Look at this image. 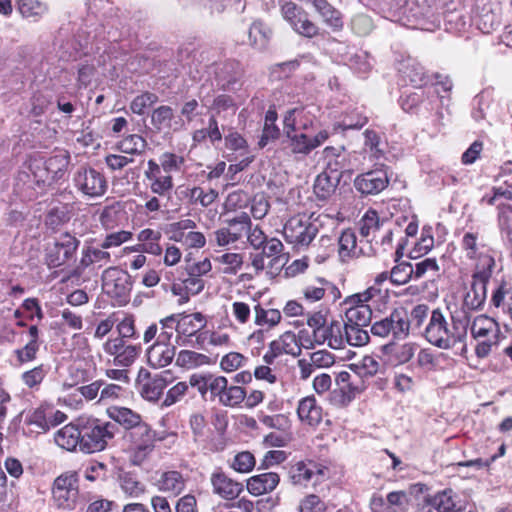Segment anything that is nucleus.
I'll return each instance as SVG.
<instances>
[{"label": "nucleus", "mask_w": 512, "mask_h": 512, "mask_svg": "<svg viewBox=\"0 0 512 512\" xmlns=\"http://www.w3.org/2000/svg\"><path fill=\"white\" fill-rule=\"evenodd\" d=\"M451 321L449 324L441 309H434L425 329L426 340L445 350L463 342L467 334V321L456 319L453 315Z\"/></svg>", "instance_id": "obj_1"}, {"label": "nucleus", "mask_w": 512, "mask_h": 512, "mask_svg": "<svg viewBox=\"0 0 512 512\" xmlns=\"http://www.w3.org/2000/svg\"><path fill=\"white\" fill-rule=\"evenodd\" d=\"M81 451L87 454L103 451L117 431V426L96 418H80Z\"/></svg>", "instance_id": "obj_2"}, {"label": "nucleus", "mask_w": 512, "mask_h": 512, "mask_svg": "<svg viewBox=\"0 0 512 512\" xmlns=\"http://www.w3.org/2000/svg\"><path fill=\"white\" fill-rule=\"evenodd\" d=\"M494 257H482L479 264H475L470 289L463 299V308L469 311L482 309L487 298V285L495 267Z\"/></svg>", "instance_id": "obj_3"}, {"label": "nucleus", "mask_w": 512, "mask_h": 512, "mask_svg": "<svg viewBox=\"0 0 512 512\" xmlns=\"http://www.w3.org/2000/svg\"><path fill=\"white\" fill-rule=\"evenodd\" d=\"M318 231V224L306 215L291 217L283 227L285 240L297 248L307 247Z\"/></svg>", "instance_id": "obj_4"}, {"label": "nucleus", "mask_w": 512, "mask_h": 512, "mask_svg": "<svg viewBox=\"0 0 512 512\" xmlns=\"http://www.w3.org/2000/svg\"><path fill=\"white\" fill-rule=\"evenodd\" d=\"M131 445L129 448L130 461L133 465H141L153 451L156 433L147 423H143L129 431L126 435Z\"/></svg>", "instance_id": "obj_5"}, {"label": "nucleus", "mask_w": 512, "mask_h": 512, "mask_svg": "<svg viewBox=\"0 0 512 512\" xmlns=\"http://www.w3.org/2000/svg\"><path fill=\"white\" fill-rule=\"evenodd\" d=\"M410 318L404 309H395L389 316L376 321L371 326L374 336L386 338L390 334L396 339H404L409 335Z\"/></svg>", "instance_id": "obj_6"}, {"label": "nucleus", "mask_w": 512, "mask_h": 512, "mask_svg": "<svg viewBox=\"0 0 512 512\" xmlns=\"http://www.w3.org/2000/svg\"><path fill=\"white\" fill-rule=\"evenodd\" d=\"M75 188L88 198L103 196L108 188L106 177L100 171L82 166L73 176Z\"/></svg>", "instance_id": "obj_7"}, {"label": "nucleus", "mask_w": 512, "mask_h": 512, "mask_svg": "<svg viewBox=\"0 0 512 512\" xmlns=\"http://www.w3.org/2000/svg\"><path fill=\"white\" fill-rule=\"evenodd\" d=\"M102 289L119 305L125 304L131 291L129 275L116 267H108L102 274Z\"/></svg>", "instance_id": "obj_8"}, {"label": "nucleus", "mask_w": 512, "mask_h": 512, "mask_svg": "<svg viewBox=\"0 0 512 512\" xmlns=\"http://www.w3.org/2000/svg\"><path fill=\"white\" fill-rule=\"evenodd\" d=\"M52 493L58 507L74 509L79 495L76 473L63 474L57 477L54 481Z\"/></svg>", "instance_id": "obj_9"}, {"label": "nucleus", "mask_w": 512, "mask_h": 512, "mask_svg": "<svg viewBox=\"0 0 512 512\" xmlns=\"http://www.w3.org/2000/svg\"><path fill=\"white\" fill-rule=\"evenodd\" d=\"M260 250L259 253L251 254L250 256L251 265L257 274L265 269V258L270 259L268 266L271 268L275 266L283 267L285 265L287 257L284 253V245L279 239H268Z\"/></svg>", "instance_id": "obj_10"}, {"label": "nucleus", "mask_w": 512, "mask_h": 512, "mask_svg": "<svg viewBox=\"0 0 512 512\" xmlns=\"http://www.w3.org/2000/svg\"><path fill=\"white\" fill-rule=\"evenodd\" d=\"M80 241L69 233L59 235L54 244L48 248L47 263L50 267H59L74 258Z\"/></svg>", "instance_id": "obj_11"}, {"label": "nucleus", "mask_w": 512, "mask_h": 512, "mask_svg": "<svg viewBox=\"0 0 512 512\" xmlns=\"http://www.w3.org/2000/svg\"><path fill=\"white\" fill-rule=\"evenodd\" d=\"M371 297L372 293L370 290L350 296L346 300V304L350 306L345 312V322L356 326H368L372 319V309L367 302Z\"/></svg>", "instance_id": "obj_12"}, {"label": "nucleus", "mask_w": 512, "mask_h": 512, "mask_svg": "<svg viewBox=\"0 0 512 512\" xmlns=\"http://www.w3.org/2000/svg\"><path fill=\"white\" fill-rule=\"evenodd\" d=\"M284 131L288 139V147L294 155L307 156L329 138V133L326 130L319 131L314 137H309L305 133H297V130L289 128H284Z\"/></svg>", "instance_id": "obj_13"}, {"label": "nucleus", "mask_w": 512, "mask_h": 512, "mask_svg": "<svg viewBox=\"0 0 512 512\" xmlns=\"http://www.w3.org/2000/svg\"><path fill=\"white\" fill-rule=\"evenodd\" d=\"M389 184L388 173L383 168H377L358 175L354 186L361 194L375 195L383 191Z\"/></svg>", "instance_id": "obj_14"}, {"label": "nucleus", "mask_w": 512, "mask_h": 512, "mask_svg": "<svg viewBox=\"0 0 512 512\" xmlns=\"http://www.w3.org/2000/svg\"><path fill=\"white\" fill-rule=\"evenodd\" d=\"M17 180L18 182H22L23 185L28 188H34L35 186L42 187L54 182L41 160L32 161L27 171H20Z\"/></svg>", "instance_id": "obj_15"}, {"label": "nucleus", "mask_w": 512, "mask_h": 512, "mask_svg": "<svg viewBox=\"0 0 512 512\" xmlns=\"http://www.w3.org/2000/svg\"><path fill=\"white\" fill-rule=\"evenodd\" d=\"M174 315H169L147 327L143 335L144 343H149L156 338L158 342L170 343L174 333L178 334V328Z\"/></svg>", "instance_id": "obj_16"}, {"label": "nucleus", "mask_w": 512, "mask_h": 512, "mask_svg": "<svg viewBox=\"0 0 512 512\" xmlns=\"http://www.w3.org/2000/svg\"><path fill=\"white\" fill-rule=\"evenodd\" d=\"M426 505L437 512H462L458 495L452 489H445L425 497Z\"/></svg>", "instance_id": "obj_17"}, {"label": "nucleus", "mask_w": 512, "mask_h": 512, "mask_svg": "<svg viewBox=\"0 0 512 512\" xmlns=\"http://www.w3.org/2000/svg\"><path fill=\"white\" fill-rule=\"evenodd\" d=\"M210 482L213 487V492L226 500L237 498L243 490L241 483L232 480L221 470L214 471L211 474Z\"/></svg>", "instance_id": "obj_18"}, {"label": "nucleus", "mask_w": 512, "mask_h": 512, "mask_svg": "<svg viewBox=\"0 0 512 512\" xmlns=\"http://www.w3.org/2000/svg\"><path fill=\"white\" fill-rule=\"evenodd\" d=\"M313 110V106L296 107L288 110L283 119L284 128L303 131L310 129L315 119Z\"/></svg>", "instance_id": "obj_19"}, {"label": "nucleus", "mask_w": 512, "mask_h": 512, "mask_svg": "<svg viewBox=\"0 0 512 512\" xmlns=\"http://www.w3.org/2000/svg\"><path fill=\"white\" fill-rule=\"evenodd\" d=\"M15 8L28 23H38L49 13L48 3L42 0H16Z\"/></svg>", "instance_id": "obj_20"}, {"label": "nucleus", "mask_w": 512, "mask_h": 512, "mask_svg": "<svg viewBox=\"0 0 512 512\" xmlns=\"http://www.w3.org/2000/svg\"><path fill=\"white\" fill-rule=\"evenodd\" d=\"M147 361L153 368L168 366L176 356V347L171 343L155 341L147 349Z\"/></svg>", "instance_id": "obj_21"}, {"label": "nucleus", "mask_w": 512, "mask_h": 512, "mask_svg": "<svg viewBox=\"0 0 512 512\" xmlns=\"http://www.w3.org/2000/svg\"><path fill=\"white\" fill-rule=\"evenodd\" d=\"M327 345L332 349H343V327L339 321L333 320L330 323H326L322 330H319L318 336L312 342V345Z\"/></svg>", "instance_id": "obj_22"}, {"label": "nucleus", "mask_w": 512, "mask_h": 512, "mask_svg": "<svg viewBox=\"0 0 512 512\" xmlns=\"http://www.w3.org/2000/svg\"><path fill=\"white\" fill-rule=\"evenodd\" d=\"M302 293L305 300L309 302L319 301L324 298L327 293L332 296L333 300L340 296L338 288L324 278H317L313 282L304 286Z\"/></svg>", "instance_id": "obj_23"}, {"label": "nucleus", "mask_w": 512, "mask_h": 512, "mask_svg": "<svg viewBox=\"0 0 512 512\" xmlns=\"http://www.w3.org/2000/svg\"><path fill=\"white\" fill-rule=\"evenodd\" d=\"M280 476L275 472L254 475L247 480V490L254 496L272 492L279 484Z\"/></svg>", "instance_id": "obj_24"}, {"label": "nucleus", "mask_w": 512, "mask_h": 512, "mask_svg": "<svg viewBox=\"0 0 512 512\" xmlns=\"http://www.w3.org/2000/svg\"><path fill=\"white\" fill-rule=\"evenodd\" d=\"M176 318L178 337H191L206 326V319L200 312L192 314H173Z\"/></svg>", "instance_id": "obj_25"}, {"label": "nucleus", "mask_w": 512, "mask_h": 512, "mask_svg": "<svg viewBox=\"0 0 512 512\" xmlns=\"http://www.w3.org/2000/svg\"><path fill=\"white\" fill-rule=\"evenodd\" d=\"M155 486L159 491L176 497L185 489L186 481L179 471L171 470L161 473Z\"/></svg>", "instance_id": "obj_26"}, {"label": "nucleus", "mask_w": 512, "mask_h": 512, "mask_svg": "<svg viewBox=\"0 0 512 512\" xmlns=\"http://www.w3.org/2000/svg\"><path fill=\"white\" fill-rule=\"evenodd\" d=\"M470 331L474 339H497L500 328L495 319L487 315H478L472 321Z\"/></svg>", "instance_id": "obj_27"}, {"label": "nucleus", "mask_w": 512, "mask_h": 512, "mask_svg": "<svg viewBox=\"0 0 512 512\" xmlns=\"http://www.w3.org/2000/svg\"><path fill=\"white\" fill-rule=\"evenodd\" d=\"M52 409L44 406L37 407L30 410L24 419V424L27 426V433L39 434L47 431L50 428L49 414Z\"/></svg>", "instance_id": "obj_28"}, {"label": "nucleus", "mask_w": 512, "mask_h": 512, "mask_svg": "<svg viewBox=\"0 0 512 512\" xmlns=\"http://www.w3.org/2000/svg\"><path fill=\"white\" fill-rule=\"evenodd\" d=\"M297 415L301 422L309 426H317L322 421V408L314 396H307L299 401Z\"/></svg>", "instance_id": "obj_29"}, {"label": "nucleus", "mask_w": 512, "mask_h": 512, "mask_svg": "<svg viewBox=\"0 0 512 512\" xmlns=\"http://www.w3.org/2000/svg\"><path fill=\"white\" fill-rule=\"evenodd\" d=\"M313 462L297 461L288 467V479L294 486L306 487L315 474Z\"/></svg>", "instance_id": "obj_30"}, {"label": "nucleus", "mask_w": 512, "mask_h": 512, "mask_svg": "<svg viewBox=\"0 0 512 512\" xmlns=\"http://www.w3.org/2000/svg\"><path fill=\"white\" fill-rule=\"evenodd\" d=\"M56 444L68 451H73L79 446L81 450L80 419L77 425L68 424L59 429L55 434Z\"/></svg>", "instance_id": "obj_31"}, {"label": "nucleus", "mask_w": 512, "mask_h": 512, "mask_svg": "<svg viewBox=\"0 0 512 512\" xmlns=\"http://www.w3.org/2000/svg\"><path fill=\"white\" fill-rule=\"evenodd\" d=\"M107 414L109 418L129 431L144 423L138 413L126 407L111 406L107 409Z\"/></svg>", "instance_id": "obj_32"}, {"label": "nucleus", "mask_w": 512, "mask_h": 512, "mask_svg": "<svg viewBox=\"0 0 512 512\" xmlns=\"http://www.w3.org/2000/svg\"><path fill=\"white\" fill-rule=\"evenodd\" d=\"M343 151L344 149L342 147L335 148L328 146L324 148L322 152L325 161L324 171H328V174L333 176L337 174V178L339 179H341L342 170L345 167V156Z\"/></svg>", "instance_id": "obj_33"}, {"label": "nucleus", "mask_w": 512, "mask_h": 512, "mask_svg": "<svg viewBox=\"0 0 512 512\" xmlns=\"http://www.w3.org/2000/svg\"><path fill=\"white\" fill-rule=\"evenodd\" d=\"M384 352L389 355L395 365H402L409 362L415 355L417 345L415 343H403L400 345L387 344L383 347Z\"/></svg>", "instance_id": "obj_34"}, {"label": "nucleus", "mask_w": 512, "mask_h": 512, "mask_svg": "<svg viewBox=\"0 0 512 512\" xmlns=\"http://www.w3.org/2000/svg\"><path fill=\"white\" fill-rule=\"evenodd\" d=\"M485 245L479 243V234L477 232H466L461 239V248L470 260H476L479 264L482 257H492L490 254L481 251Z\"/></svg>", "instance_id": "obj_35"}, {"label": "nucleus", "mask_w": 512, "mask_h": 512, "mask_svg": "<svg viewBox=\"0 0 512 512\" xmlns=\"http://www.w3.org/2000/svg\"><path fill=\"white\" fill-rule=\"evenodd\" d=\"M111 262V255L106 249L88 246L82 250V257L78 269L96 264L99 268Z\"/></svg>", "instance_id": "obj_36"}, {"label": "nucleus", "mask_w": 512, "mask_h": 512, "mask_svg": "<svg viewBox=\"0 0 512 512\" xmlns=\"http://www.w3.org/2000/svg\"><path fill=\"white\" fill-rule=\"evenodd\" d=\"M69 163L70 155L67 151H58L54 155L50 156L47 160L43 161V164L45 165L54 182L64 176Z\"/></svg>", "instance_id": "obj_37"}, {"label": "nucleus", "mask_w": 512, "mask_h": 512, "mask_svg": "<svg viewBox=\"0 0 512 512\" xmlns=\"http://www.w3.org/2000/svg\"><path fill=\"white\" fill-rule=\"evenodd\" d=\"M340 179L335 176L328 174V171L320 173L314 183V193L318 199H328L336 190Z\"/></svg>", "instance_id": "obj_38"}, {"label": "nucleus", "mask_w": 512, "mask_h": 512, "mask_svg": "<svg viewBox=\"0 0 512 512\" xmlns=\"http://www.w3.org/2000/svg\"><path fill=\"white\" fill-rule=\"evenodd\" d=\"M343 327V340L344 346L346 344L354 347H361L369 342L370 336L364 326H356L354 324L344 322Z\"/></svg>", "instance_id": "obj_39"}, {"label": "nucleus", "mask_w": 512, "mask_h": 512, "mask_svg": "<svg viewBox=\"0 0 512 512\" xmlns=\"http://www.w3.org/2000/svg\"><path fill=\"white\" fill-rule=\"evenodd\" d=\"M254 314V323L266 330H270L277 326L282 318L281 312L278 309H265L259 304L255 305Z\"/></svg>", "instance_id": "obj_40"}, {"label": "nucleus", "mask_w": 512, "mask_h": 512, "mask_svg": "<svg viewBox=\"0 0 512 512\" xmlns=\"http://www.w3.org/2000/svg\"><path fill=\"white\" fill-rule=\"evenodd\" d=\"M313 6L328 26L335 30L342 28L343 22L340 12L329 4L327 0H315Z\"/></svg>", "instance_id": "obj_41"}, {"label": "nucleus", "mask_w": 512, "mask_h": 512, "mask_svg": "<svg viewBox=\"0 0 512 512\" xmlns=\"http://www.w3.org/2000/svg\"><path fill=\"white\" fill-rule=\"evenodd\" d=\"M338 253L342 260L356 257L361 253V249L357 247V237L353 230L346 229L341 233Z\"/></svg>", "instance_id": "obj_42"}, {"label": "nucleus", "mask_w": 512, "mask_h": 512, "mask_svg": "<svg viewBox=\"0 0 512 512\" xmlns=\"http://www.w3.org/2000/svg\"><path fill=\"white\" fill-rule=\"evenodd\" d=\"M275 348L282 354L298 356L301 353V345L296 337V334L287 331L283 333L278 339L271 342Z\"/></svg>", "instance_id": "obj_43"}, {"label": "nucleus", "mask_w": 512, "mask_h": 512, "mask_svg": "<svg viewBox=\"0 0 512 512\" xmlns=\"http://www.w3.org/2000/svg\"><path fill=\"white\" fill-rule=\"evenodd\" d=\"M350 370L356 378H371L378 373L380 364L373 356H364L361 361L350 364Z\"/></svg>", "instance_id": "obj_44"}, {"label": "nucleus", "mask_w": 512, "mask_h": 512, "mask_svg": "<svg viewBox=\"0 0 512 512\" xmlns=\"http://www.w3.org/2000/svg\"><path fill=\"white\" fill-rule=\"evenodd\" d=\"M166 385V380L163 377L155 376L149 378L141 385L140 394L146 400L155 402L162 395Z\"/></svg>", "instance_id": "obj_45"}, {"label": "nucleus", "mask_w": 512, "mask_h": 512, "mask_svg": "<svg viewBox=\"0 0 512 512\" xmlns=\"http://www.w3.org/2000/svg\"><path fill=\"white\" fill-rule=\"evenodd\" d=\"M271 33L270 28L262 22H253L248 31L250 45L257 49L265 48L270 39Z\"/></svg>", "instance_id": "obj_46"}, {"label": "nucleus", "mask_w": 512, "mask_h": 512, "mask_svg": "<svg viewBox=\"0 0 512 512\" xmlns=\"http://www.w3.org/2000/svg\"><path fill=\"white\" fill-rule=\"evenodd\" d=\"M146 140L137 134H131L125 137L117 144V148L120 152L130 155H140L146 150Z\"/></svg>", "instance_id": "obj_47"}, {"label": "nucleus", "mask_w": 512, "mask_h": 512, "mask_svg": "<svg viewBox=\"0 0 512 512\" xmlns=\"http://www.w3.org/2000/svg\"><path fill=\"white\" fill-rule=\"evenodd\" d=\"M208 362L209 358L204 354L191 350H181L176 356L175 364L181 368L192 369Z\"/></svg>", "instance_id": "obj_48"}, {"label": "nucleus", "mask_w": 512, "mask_h": 512, "mask_svg": "<svg viewBox=\"0 0 512 512\" xmlns=\"http://www.w3.org/2000/svg\"><path fill=\"white\" fill-rule=\"evenodd\" d=\"M377 211L369 209L359 221V231L361 236L368 238L373 235L383 225Z\"/></svg>", "instance_id": "obj_49"}, {"label": "nucleus", "mask_w": 512, "mask_h": 512, "mask_svg": "<svg viewBox=\"0 0 512 512\" xmlns=\"http://www.w3.org/2000/svg\"><path fill=\"white\" fill-rule=\"evenodd\" d=\"M173 117V109L170 106L162 105L152 112L151 124L158 131L169 129L171 127Z\"/></svg>", "instance_id": "obj_50"}, {"label": "nucleus", "mask_w": 512, "mask_h": 512, "mask_svg": "<svg viewBox=\"0 0 512 512\" xmlns=\"http://www.w3.org/2000/svg\"><path fill=\"white\" fill-rule=\"evenodd\" d=\"M277 120V113L274 110H268L265 116V124L262 132L259 145L264 147L268 141L274 140L279 136V129L275 122Z\"/></svg>", "instance_id": "obj_51"}, {"label": "nucleus", "mask_w": 512, "mask_h": 512, "mask_svg": "<svg viewBox=\"0 0 512 512\" xmlns=\"http://www.w3.org/2000/svg\"><path fill=\"white\" fill-rule=\"evenodd\" d=\"M246 398V391L244 388L236 385L226 387L225 392L221 395L220 403L227 407H237Z\"/></svg>", "instance_id": "obj_52"}, {"label": "nucleus", "mask_w": 512, "mask_h": 512, "mask_svg": "<svg viewBox=\"0 0 512 512\" xmlns=\"http://www.w3.org/2000/svg\"><path fill=\"white\" fill-rule=\"evenodd\" d=\"M48 372L49 367L41 364L32 368L31 370L24 372L21 378L27 387L31 389H38L39 385L42 383Z\"/></svg>", "instance_id": "obj_53"}, {"label": "nucleus", "mask_w": 512, "mask_h": 512, "mask_svg": "<svg viewBox=\"0 0 512 512\" xmlns=\"http://www.w3.org/2000/svg\"><path fill=\"white\" fill-rule=\"evenodd\" d=\"M248 358L239 352H229L221 358L220 367L224 372H234L246 366Z\"/></svg>", "instance_id": "obj_54"}, {"label": "nucleus", "mask_w": 512, "mask_h": 512, "mask_svg": "<svg viewBox=\"0 0 512 512\" xmlns=\"http://www.w3.org/2000/svg\"><path fill=\"white\" fill-rule=\"evenodd\" d=\"M120 487L126 495L134 498L145 492V485L131 474H125L120 478Z\"/></svg>", "instance_id": "obj_55"}, {"label": "nucleus", "mask_w": 512, "mask_h": 512, "mask_svg": "<svg viewBox=\"0 0 512 512\" xmlns=\"http://www.w3.org/2000/svg\"><path fill=\"white\" fill-rule=\"evenodd\" d=\"M216 261L225 265L224 274L235 275L243 265V255L240 253H225L217 257Z\"/></svg>", "instance_id": "obj_56"}, {"label": "nucleus", "mask_w": 512, "mask_h": 512, "mask_svg": "<svg viewBox=\"0 0 512 512\" xmlns=\"http://www.w3.org/2000/svg\"><path fill=\"white\" fill-rule=\"evenodd\" d=\"M140 346L136 345H127L125 349L114 356L113 364L118 367H129L136 360L137 356L140 353Z\"/></svg>", "instance_id": "obj_57"}, {"label": "nucleus", "mask_w": 512, "mask_h": 512, "mask_svg": "<svg viewBox=\"0 0 512 512\" xmlns=\"http://www.w3.org/2000/svg\"><path fill=\"white\" fill-rule=\"evenodd\" d=\"M158 101V96L151 92H144L138 96H136L131 104L130 109L133 113L142 115L145 110L151 107Z\"/></svg>", "instance_id": "obj_58"}, {"label": "nucleus", "mask_w": 512, "mask_h": 512, "mask_svg": "<svg viewBox=\"0 0 512 512\" xmlns=\"http://www.w3.org/2000/svg\"><path fill=\"white\" fill-rule=\"evenodd\" d=\"M413 275V266L408 262H402L396 265L390 272V279L394 284H406Z\"/></svg>", "instance_id": "obj_59"}, {"label": "nucleus", "mask_w": 512, "mask_h": 512, "mask_svg": "<svg viewBox=\"0 0 512 512\" xmlns=\"http://www.w3.org/2000/svg\"><path fill=\"white\" fill-rule=\"evenodd\" d=\"M227 224L226 227L238 241L250 230L251 220L248 215L243 214L240 217L229 220Z\"/></svg>", "instance_id": "obj_60"}, {"label": "nucleus", "mask_w": 512, "mask_h": 512, "mask_svg": "<svg viewBox=\"0 0 512 512\" xmlns=\"http://www.w3.org/2000/svg\"><path fill=\"white\" fill-rule=\"evenodd\" d=\"M150 181V189L154 194L159 196H165L168 194L173 188V180L172 177L167 175H158L151 179Z\"/></svg>", "instance_id": "obj_61"}, {"label": "nucleus", "mask_w": 512, "mask_h": 512, "mask_svg": "<svg viewBox=\"0 0 512 512\" xmlns=\"http://www.w3.org/2000/svg\"><path fill=\"white\" fill-rule=\"evenodd\" d=\"M255 466V458L249 451H243L235 455L231 467L240 473H248Z\"/></svg>", "instance_id": "obj_62"}, {"label": "nucleus", "mask_w": 512, "mask_h": 512, "mask_svg": "<svg viewBox=\"0 0 512 512\" xmlns=\"http://www.w3.org/2000/svg\"><path fill=\"white\" fill-rule=\"evenodd\" d=\"M191 200L199 203L203 207L211 205L218 197V192L214 189L204 191L201 187H194L190 192Z\"/></svg>", "instance_id": "obj_63"}, {"label": "nucleus", "mask_w": 512, "mask_h": 512, "mask_svg": "<svg viewBox=\"0 0 512 512\" xmlns=\"http://www.w3.org/2000/svg\"><path fill=\"white\" fill-rule=\"evenodd\" d=\"M304 13L305 11L294 2H286L281 6V14L291 27L299 22Z\"/></svg>", "instance_id": "obj_64"}]
</instances>
